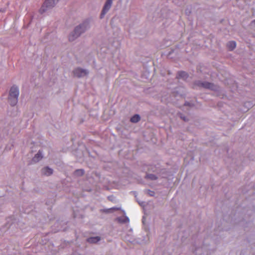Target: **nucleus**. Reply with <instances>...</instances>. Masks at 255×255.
Masks as SVG:
<instances>
[{"instance_id":"nucleus-1","label":"nucleus","mask_w":255,"mask_h":255,"mask_svg":"<svg viewBox=\"0 0 255 255\" xmlns=\"http://www.w3.org/2000/svg\"><path fill=\"white\" fill-rule=\"evenodd\" d=\"M91 27L90 21L86 20L82 23L76 26L74 30L69 35V40L73 41L80 36L81 34L85 33Z\"/></svg>"},{"instance_id":"nucleus-2","label":"nucleus","mask_w":255,"mask_h":255,"mask_svg":"<svg viewBox=\"0 0 255 255\" xmlns=\"http://www.w3.org/2000/svg\"><path fill=\"white\" fill-rule=\"evenodd\" d=\"M19 96L18 88L14 85L11 87L9 92L8 102L12 106L16 105L18 102Z\"/></svg>"},{"instance_id":"nucleus-3","label":"nucleus","mask_w":255,"mask_h":255,"mask_svg":"<svg viewBox=\"0 0 255 255\" xmlns=\"http://www.w3.org/2000/svg\"><path fill=\"white\" fill-rule=\"evenodd\" d=\"M59 0H45L41 7L39 9V12L43 13L47 10L51 9L57 3Z\"/></svg>"},{"instance_id":"nucleus-4","label":"nucleus","mask_w":255,"mask_h":255,"mask_svg":"<svg viewBox=\"0 0 255 255\" xmlns=\"http://www.w3.org/2000/svg\"><path fill=\"white\" fill-rule=\"evenodd\" d=\"M195 85L201 87H203L205 89H210L213 91L217 90V86L215 85L212 83H210L207 81H196L195 83Z\"/></svg>"},{"instance_id":"nucleus-5","label":"nucleus","mask_w":255,"mask_h":255,"mask_svg":"<svg viewBox=\"0 0 255 255\" xmlns=\"http://www.w3.org/2000/svg\"><path fill=\"white\" fill-rule=\"evenodd\" d=\"M73 73L74 76L78 78H81L87 75L89 72L87 70L83 69L81 68H77L73 70Z\"/></svg>"},{"instance_id":"nucleus-6","label":"nucleus","mask_w":255,"mask_h":255,"mask_svg":"<svg viewBox=\"0 0 255 255\" xmlns=\"http://www.w3.org/2000/svg\"><path fill=\"white\" fill-rule=\"evenodd\" d=\"M113 0H106L101 13V18H103L106 13H107L108 11L110 9Z\"/></svg>"},{"instance_id":"nucleus-7","label":"nucleus","mask_w":255,"mask_h":255,"mask_svg":"<svg viewBox=\"0 0 255 255\" xmlns=\"http://www.w3.org/2000/svg\"><path fill=\"white\" fill-rule=\"evenodd\" d=\"M41 173L44 175L50 176L53 173V169L48 166L44 167L41 169Z\"/></svg>"},{"instance_id":"nucleus-8","label":"nucleus","mask_w":255,"mask_h":255,"mask_svg":"<svg viewBox=\"0 0 255 255\" xmlns=\"http://www.w3.org/2000/svg\"><path fill=\"white\" fill-rule=\"evenodd\" d=\"M43 157L42 153L40 150H39L38 152L35 155V156L32 158V161L33 162H38L40 160H41Z\"/></svg>"},{"instance_id":"nucleus-9","label":"nucleus","mask_w":255,"mask_h":255,"mask_svg":"<svg viewBox=\"0 0 255 255\" xmlns=\"http://www.w3.org/2000/svg\"><path fill=\"white\" fill-rule=\"evenodd\" d=\"M101 238L99 237H91L87 239V241L90 243H97L100 241Z\"/></svg>"},{"instance_id":"nucleus-10","label":"nucleus","mask_w":255,"mask_h":255,"mask_svg":"<svg viewBox=\"0 0 255 255\" xmlns=\"http://www.w3.org/2000/svg\"><path fill=\"white\" fill-rule=\"evenodd\" d=\"M236 42L234 41H229L227 43V47L228 49L231 51L233 50L236 48Z\"/></svg>"},{"instance_id":"nucleus-11","label":"nucleus","mask_w":255,"mask_h":255,"mask_svg":"<svg viewBox=\"0 0 255 255\" xmlns=\"http://www.w3.org/2000/svg\"><path fill=\"white\" fill-rule=\"evenodd\" d=\"M177 77L178 78L186 79L188 78V75L187 73L184 71H180L178 73Z\"/></svg>"},{"instance_id":"nucleus-12","label":"nucleus","mask_w":255,"mask_h":255,"mask_svg":"<svg viewBox=\"0 0 255 255\" xmlns=\"http://www.w3.org/2000/svg\"><path fill=\"white\" fill-rule=\"evenodd\" d=\"M140 119V117L138 115H135L130 119V122L133 123H137Z\"/></svg>"},{"instance_id":"nucleus-13","label":"nucleus","mask_w":255,"mask_h":255,"mask_svg":"<svg viewBox=\"0 0 255 255\" xmlns=\"http://www.w3.org/2000/svg\"><path fill=\"white\" fill-rule=\"evenodd\" d=\"M145 177L151 180H155L157 179V177L153 174H146Z\"/></svg>"},{"instance_id":"nucleus-14","label":"nucleus","mask_w":255,"mask_h":255,"mask_svg":"<svg viewBox=\"0 0 255 255\" xmlns=\"http://www.w3.org/2000/svg\"><path fill=\"white\" fill-rule=\"evenodd\" d=\"M84 173V171L83 169H77L74 172V174L76 176H82Z\"/></svg>"},{"instance_id":"nucleus-15","label":"nucleus","mask_w":255,"mask_h":255,"mask_svg":"<svg viewBox=\"0 0 255 255\" xmlns=\"http://www.w3.org/2000/svg\"><path fill=\"white\" fill-rule=\"evenodd\" d=\"M119 222L122 223H126L127 222H128L129 220V218L127 217H126L124 219H122L121 218L118 219Z\"/></svg>"},{"instance_id":"nucleus-16","label":"nucleus","mask_w":255,"mask_h":255,"mask_svg":"<svg viewBox=\"0 0 255 255\" xmlns=\"http://www.w3.org/2000/svg\"><path fill=\"white\" fill-rule=\"evenodd\" d=\"M145 192L149 195L150 196H153L155 194V192L153 191H151L150 190H146Z\"/></svg>"},{"instance_id":"nucleus-17","label":"nucleus","mask_w":255,"mask_h":255,"mask_svg":"<svg viewBox=\"0 0 255 255\" xmlns=\"http://www.w3.org/2000/svg\"><path fill=\"white\" fill-rule=\"evenodd\" d=\"M180 117H181V118L183 121H187V119H186V118L185 117H184V116H181Z\"/></svg>"},{"instance_id":"nucleus-18","label":"nucleus","mask_w":255,"mask_h":255,"mask_svg":"<svg viewBox=\"0 0 255 255\" xmlns=\"http://www.w3.org/2000/svg\"><path fill=\"white\" fill-rule=\"evenodd\" d=\"M5 11V8H0V12H4Z\"/></svg>"},{"instance_id":"nucleus-19","label":"nucleus","mask_w":255,"mask_h":255,"mask_svg":"<svg viewBox=\"0 0 255 255\" xmlns=\"http://www.w3.org/2000/svg\"><path fill=\"white\" fill-rule=\"evenodd\" d=\"M185 106H191V104L189 102H186L184 104Z\"/></svg>"},{"instance_id":"nucleus-20","label":"nucleus","mask_w":255,"mask_h":255,"mask_svg":"<svg viewBox=\"0 0 255 255\" xmlns=\"http://www.w3.org/2000/svg\"><path fill=\"white\" fill-rule=\"evenodd\" d=\"M138 202V204L140 205V206H143V204H144V203L143 202Z\"/></svg>"},{"instance_id":"nucleus-21","label":"nucleus","mask_w":255,"mask_h":255,"mask_svg":"<svg viewBox=\"0 0 255 255\" xmlns=\"http://www.w3.org/2000/svg\"><path fill=\"white\" fill-rule=\"evenodd\" d=\"M252 22L255 26V19L253 20Z\"/></svg>"},{"instance_id":"nucleus-22","label":"nucleus","mask_w":255,"mask_h":255,"mask_svg":"<svg viewBox=\"0 0 255 255\" xmlns=\"http://www.w3.org/2000/svg\"><path fill=\"white\" fill-rule=\"evenodd\" d=\"M196 249H195V250H194L193 249H192V251L193 252H194H194H196Z\"/></svg>"}]
</instances>
